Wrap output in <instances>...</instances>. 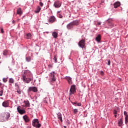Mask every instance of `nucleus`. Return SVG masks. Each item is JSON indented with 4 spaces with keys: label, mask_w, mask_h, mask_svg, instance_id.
Masks as SVG:
<instances>
[{
    "label": "nucleus",
    "mask_w": 128,
    "mask_h": 128,
    "mask_svg": "<svg viewBox=\"0 0 128 128\" xmlns=\"http://www.w3.org/2000/svg\"><path fill=\"white\" fill-rule=\"evenodd\" d=\"M4 94V87H1V90H0V96H2Z\"/></svg>",
    "instance_id": "nucleus-24"
},
{
    "label": "nucleus",
    "mask_w": 128,
    "mask_h": 128,
    "mask_svg": "<svg viewBox=\"0 0 128 128\" xmlns=\"http://www.w3.org/2000/svg\"><path fill=\"white\" fill-rule=\"evenodd\" d=\"M54 60L55 62H58V58L56 57V56H54Z\"/></svg>",
    "instance_id": "nucleus-30"
},
{
    "label": "nucleus",
    "mask_w": 128,
    "mask_h": 128,
    "mask_svg": "<svg viewBox=\"0 0 128 128\" xmlns=\"http://www.w3.org/2000/svg\"><path fill=\"white\" fill-rule=\"evenodd\" d=\"M120 6V2H117L114 4V8H118Z\"/></svg>",
    "instance_id": "nucleus-16"
},
{
    "label": "nucleus",
    "mask_w": 128,
    "mask_h": 128,
    "mask_svg": "<svg viewBox=\"0 0 128 128\" xmlns=\"http://www.w3.org/2000/svg\"><path fill=\"white\" fill-rule=\"evenodd\" d=\"M1 32L4 34V29H2V28H1Z\"/></svg>",
    "instance_id": "nucleus-43"
},
{
    "label": "nucleus",
    "mask_w": 128,
    "mask_h": 128,
    "mask_svg": "<svg viewBox=\"0 0 128 128\" xmlns=\"http://www.w3.org/2000/svg\"><path fill=\"white\" fill-rule=\"evenodd\" d=\"M3 82H8V80L6 79V78H4Z\"/></svg>",
    "instance_id": "nucleus-36"
},
{
    "label": "nucleus",
    "mask_w": 128,
    "mask_h": 128,
    "mask_svg": "<svg viewBox=\"0 0 128 128\" xmlns=\"http://www.w3.org/2000/svg\"><path fill=\"white\" fill-rule=\"evenodd\" d=\"M40 10H42L40 7V6H38L36 10H35L36 14H38V12H40Z\"/></svg>",
    "instance_id": "nucleus-21"
},
{
    "label": "nucleus",
    "mask_w": 128,
    "mask_h": 128,
    "mask_svg": "<svg viewBox=\"0 0 128 128\" xmlns=\"http://www.w3.org/2000/svg\"><path fill=\"white\" fill-rule=\"evenodd\" d=\"M85 44L86 40H82L78 42V46H80V48H84V46H86Z\"/></svg>",
    "instance_id": "nucleus-6"
},
{
    "label": "nucleus",
    "mask_w": 128,
    "mask_h": 128,
    "mask_svg": "<svg viewBox=\"0 0 128 128\" xmlns=\"http://www.w3.org/2000/svg\"><path fill=\"white\" fill-rule=\"evenodd\" d=\"M32 60L30 57H26V62H30V60Z\"/></svg>",
    "instance_id": "nucleus-28"
},
{
    "label": "nucleus",
    "mask_w": 128,
    "mask_h": 128,
    "mask_svg": "<svg viewBox=\"0 0 128 128\" xmlns=\"http://www.w3.org/2000/svg\"><path fill=\"white\" fill-rule=\"evenodd\" d=\"M108 26H114V23H112V19L110 18L108 20Z\"/></svg>",
    "instance_id": "nucleus-14"
},
{
    "label": "nucleus",
    "mask_w": 128,
    "mask_h": 128,
    "mask_svg": "<svg viewBox=\"0 0 128 128\" xmlns=\"http://www.w3.org/2000/svg\"><path fill=\"white\" fill-rule=\"evenodd\" d=\"M24 102L25 104V106H26V108H30V101H24Z\"/></svg>",
    "instance_id": "nucleus-18"
},
{
    "label": "nucleus",
    "mask_w": 128,
    "mask_h": 128,
    "mask_svg": "<svg viewBox=\"0 0 128 128\" xmlns=\"http://www.w3.org/2000/svg\"><path fill=\"white\" fill-rule=\"evenodd\" d=\"M101 40H102V36H100V34H98L96 38V42H100Z\"/></svg>",
    "instance_id": "nucleus-17"
},
{
    "label": "nucleus",
    "mask_w": 128,
    "mask_h": 128,
    "mask_svg": "<svg viewBox=\"0 0 128 128\" xmlns=\"http://www.w3.org/2000/svg\"><path fill=\"white\" fill-rule=\"evenodd\" d=\"M54 22H56V19L54 16H50L48 18V22L49 24H52Z\"/></svg>",
    "instance_id": "nucleus-5"
},
{
    "label": "nucleus",
    "mask_w": 128,
    "mask_h": 128,
    "mask_svg": "<svg viewBox=\"0 0 128 128\" xmlns=\"http://www.w3.org/2000/svg\"><path fill=\"white\" fill-rule=\"evenodd\" d=\"M101 2L102 4H104V0H102Z\"/></svg>",
    "instance_id": "nucleus-46"
},
{
    "label": "nucleus",
    "mask_w": 128,
    "mask_h": 128,
    "mask_svg": "<svg viewBox=\"0 0 128 128\" xmlns=\"http://www.w3.org/2000/svg\"><path fill=\"white\" fill-rule=\"evenodd\" d=\"M10 102H8V100L4 101L2 104V106H4V108H8Z\"/></svg>",
    "instance_id": "nucleus-11"
},
{
    "label": "nucleus",
    "mask_w": 128,
    "mask_h": 128,
    "mask_svg": "<svg viewBox=\"0 0 128 128\" xmlns=\"http://www.w3.org/2000/svg\"><path fill=\"white\" fill-rule=\"evenodd\" d=\"M26 38H28V40H30V38L32 36V34H28L26 35Z\"/></svg>",
    "instance_id": "nucleus-27"
},
{
    "label": "nucleus",
    "mask_w": 128,
    "mask_h": 128,
    "mask_svg": "<svg viewBox=\"0 0 128 128\" xmlns=\"http://www.w3.org/2000/svg\"><path fill=\"white\" fill-rule=\"evenodd\" d=\"M16 92H18V94H22V90L20 88H16Z\"/></svg>",
    "instance_id": "nucleus-26"
},
{
    "label": "nucleus",
    "mask_w": 128,
    "mask_h": 128,
    "mask_svg": "<svg viewBox=\"0 0 128 128\" xmlns=\"http://www.w3.org/2000/svg\"><path fill=\"white\" fill-rule=\"evenodd\" d=\"M50 76L52 80V81L56 82V78H54L56 76V73H54V72H52V73L50 74Z\"/></svg>",
    "instance_id": "nucleus-12"
},
{
    "label": "nucleus",
    "mask_w": 128,
    "mask_h": 128,
    "mask_svg": "<svg viewBox=\"0 0 128 128\" xmlns=\"http://www.w3.org/2000/svg\"><path fill=\"white\" fill-rule=\"evenodd\" d=\"M17 110L20 114H24L26 112V110L22 109V107L20 106H18L17 108Z\"/></svg>",
    "instance_id": "nucleus-7"
},
{
    "label": "nucleus",
    "mask_w": 128,
    "mask_h": 128,
    "mask_svg": "<svg viewBox=\"0 0 128 128\" xmlns=\"http://www.w3.org/2000/svg\"><path fill=\"white\" fill-rule=\"evenodd\" d=\"M10 115L9 112L6 113H6L2 114V118H3L1 119V122H4L5 120H8V118H10Z\"/></svg>",
    "instance_id": "nucleus-4"
},
{
    "label": "nucleus",
    "mask_w": 128,
    "mask_h": 128,
    "mask_svg": "<svg viewBox=\"0 0 128 128\" xmlns=\"http://www.w3.org/2000/svg\"><path fill=\"white\" fill-rule=\"evenodd\" d=\"M39 4L41 6H44V3H42V2H40Z\"/></svg>",
    "instance_id": "nucleus-37"
},
{
    "label": "nucleus",
    "mask_w": 128,
    "mask_h": 128,
    "mask_svg": "<svg viewBox=\"0 0 128 128\" xmlns=\"http://www.w3.org/2000/svg\"><path fill=\"white\" fill-rule=\"evenodd\" d=\"M125 124H128V116L125 117Z\"/></svg>",
    "instance_id": "nucleus-29"
},
{
    "label": "nucleus",
    "mask_w": 128,
    "mask_h": 128,
    "mask_svg": "<svg viewBox=\"0 0 128 128\" xmlns=\"http://www.w3.org/2000/svg\"><path fill=\"white\" fill-rule=\"evenodd\" d=\"M32 74L30 72V71L26 70L24 72V74H22L21 79L26 84H30L32 82Z\"/></svg>",
    "instance_id": "nucleus-1"
},
{
    "label": "nucleus",
    "mask_w": 128,
    "mask_h": 128,
    "mask_svg": "<svg viewBox=\"0 0 128 128\" xmlns=\"http://www.w3.org/2000/svg\"><path fill=\"white\" fill-rule=\"evenodd\" d=\"M64 128H66V126H64Z\"/></svg>",
    "instance_id": "nucleus-48"
},
{
    "label": "nucleus",
    "mask_w": 128,
    "mask_h": 128,
    "mask_svg": "<svg viewBox=\"0 0 128 128\" xmlns=\"http://www.w3.org/2000/svg\"><path fill=\"white\" fill-rule=\"evenodd\" d=\"M15 86L17 88H20V86L18 85V83H16Z\"/></svg>",
    "instance_id": "nucleus-33"
},
{
    "label": "nucleus",
    "mask_w": 128,
    "mask_h": 128,
    "mask_svg": "<svg viewBox=\"0 0 128 128\" xmlns=\"http://www.w3.org/2000/svg\"><path fill=\"white\" fill-rule=\"evenodd\" d=\"M66 80H68L69 84H72V78L70 77H66Z\"/></svg>",
    "instance_id": "nucleus-19"
},
{
    "label": "nucleus",
    "mask_w": 128,
    "mask_h": 128,
    "mask_svg": "<svg viewBox=\"0 0 128 128\" xmlns=\"http://www.w3.org/2000/svg\"><path fill=\"white\" fill-rule=\"evenodd\" d=\"M14 80L12 78H9V83L14 84Z\"/></svg>",
    "instance_id": "nucleus-25"
},
{
    "label": "nucleus",
    "mask_w": 128,
    "mask_h": 128,
    "mask_svg": "<svg viewBox=\"0 0 128 128\" xmlns=\"http://www.w3.org/2000/svg\"><path fill=\"white\" fill-rule=\"evenodd\" d=\"M3 54L4 56H6V54H8V51L6 50H4Z\"/></svg>",
    "instance_id": "nucleus-31"
},
{
    "label": "nucleus",
    "mask_w": 128,
    "mask_h": 128,
    "mask_svg": "<svg viewBox=\"0 0 128 128\" xmlns=\"http://www.w3.org/2000/svg\"><path fill=\"white\" fill-rule=\"evenodd\" d=\"M32 125L35 128H40L41 126L40 124V121L38 119L34 118L32 121Z\"/></svg>",
    "instance_id": "nucleus-3"
},
{
    "label": "nucleus",
    "mask_w": 128,
    "mask_h": 128,
    "mask_svg": "<svg viewBox=\"0 0 128 128\" xmlns=\"http://www.w3.org/2000/svg\"><path fill=\"white\" fill-rule=\"evenodd\" d=\"M78 22L79 21L78 20H74L73 22H70L66 26L68 30H72L74 26H78Z\"/></svg>",
    "instance_id": "nucleus-2"
},
{
    "label": "nucleus",
    "mask_w": 128,
    "mask_h": 128,
    "mask_svg": "<svg viewBox=\"0 0 128 128\" xmlns=\"http://www.w3.org/2000/svg\"><path fill=\"white\" fill-rule=\"evenodd\" d=\"M118 126H122V118L118 120Z\"/></svg>",
    "instance_id": "nucleus-23"
},
{
    "label": "nucleus",
    "mask_w": 128,
    "mask_h": 128,
    "mask_svg": "<svg viewBox=\"0 0 128 128\" xmlns=\"http://www.w3.org/2000/svg\"><path fill=\"white\" fill-rule=\"evenodd\" d=\"M72 104L74 105L75 106V104H78V102H72Z\"/></svg>",
    "instance_id": "nucleus-41"
},
{
    "label": "nucleus",
    "mask_w": 128,
    "mask_h": 128,
    "mask_svg": "<svg viewBox=\"0 0 128 128\" xmlns=\"http://www.w3.org/2000/svg\"><path fill=\"white\" fill-rule=\"evenodd\" d=\"M22 8H18L17 10V14H20V15H22Z\"/></svg>",
    "instance_id": "nucleus-20"
},
{
    "label": "nucleus",
    "mask_w": 128,
    "mask_h": 128,
    "mask_svg": "<svg viewBox=\"0 0 128 128\" xmlns=\"http://www.w3.org/2000/svg\"><path fill=\"white\" fill-rule=\"evenodd\" d=\"M38 88L36 87H29L28 92H38Z\"/></svg>",
    "instance_id": "nucleus-8"
},
{
    "label": "nucleus",
    "mask_w": 128,
    "mask_h": 128,
    "mask_svg": "<svg viewBox=\"0 0 128 128\" xmlns=\"http://www.w3.org/2000/svg\"><path fill=\"white\" fill-rule=\"evenodd\" d=\"M108 66H110V60H108Z\"/></svg>",
    "instance_id": "nucleus-42"
},
{
    "label": "nucleus",
    "mask_w": 128,
    "mask_h": 128,
    "mask_svg": "<svg viewBox=\"0 0 128 128\" xmlns=\"http://www.w3.org/2000/svg\"><path fill=\"white\" fill-rule=\"evenodd\" d=\"M100 74H101V76H104V73L103 71H100Z\"/></svg>",
    "instance_id": "nucleus-40"
},
{
    "label": "nucleus",
    "mask_w": 128,
    "mask_h": 128,
    "mask_svg": "<svg viewBox=\"0 0 128 128\" xmlns=\"http://www.w3.org/2000/svg\"><path fill=\"white\" fill-rule=\"evenodd\" d=\"M12 23L13 24H14L16 23V21H14V20H13L12 21Z\"/></svg>",
    "instance_id": "nucleus-44"
},
{
    "label": "nucleus",
    "mask_w": 128,
    "mask_h": 128,
    "mask_svg": "<svg viewBox=\"0 0 128 128\" xmlns=\"http://www.w3.org/2000/svg\"><path fill=\"white\" fill-rule=\"evenodd\" d=\"M76 105L78 106H82V103L79 102L76 104Z\"/></svg>",
    "instance_id": "nucleus-38"
},
{
    "label": "nucleus",
    "mask_w": 128,
    "mask_h": 128,
    "mask_svg": "<svg viewBox=\"0 0 128 128\" xmlns=\"http://www.w3.org/2000/svg\"><path fill=\"white\" fill-rule=\"evenodd\" d=\"M23 119L26 122H30V118L26 115L23 116Z\"/></svg>",
    "instance_id": "nucleus-15"
},
{
    "label": "nucleus",
    "mask_w": 128,
    "mask_h": 128,
    "mask_svg": "<svg viewBox=\"0 0 128 128\" xmlns=\"http://www.w3.org/2000/svg\"><path fill=\"white\" fill-rule=\"evenodd\" d=\"M124 116H125V118H126L128 116V112L126 111H124Z\"/></svg>",
    "instance_id": "nucleus-32"
},
{
    "label": "nucleus",
    "mask_w": 128,
    "mask_h": 128,
    "mask_svg": "<svg viewBox=\"0 0 128 128\" xmlns=\"http://www.w3.org/2000/svg\"><path fill=\"white\" fill-rule=\"evenodd\" d=\"M58 18H62V14H59Z\"/></svg>",
    "instance_id": "nucleus-39"
},
{
    "label": "nucleus",
    "mask_w": 128,
    "mask_h": 128,
    "mask_svg": "<svg viewBox=\"0 0 128 128\" xmlns=\"http://www.w3.org/2000/svg\"><path fill=\"white\" fill-rule=\"evenodd\" d=\"M78 112V110L76 108H75L74 110V113L75 114H76Z\"/></svg>",
    "instance_id": "nucleus-34"
},
{
    "label": "nucleus",
    "mask_w": 128,
    "mask_h": 128,
    "mask_svg": "<svg viewBox=\"0 0 128 128\" xmlns=\"http://www.w3.org/2000/svg\"><path fill=\"white\" fill-rule=\"evenodd\" d=\"M113 114H118V111H116V110H114V111H113Z\"/></svg>",
    "instance_id": "nucleus-35"
},
{
    "label": "nucleus",
    "mask_w": 128,
    "mask_h": 128,
    "mask_svg": "<svg viewBox=\"0 0 128 128\" xmlns=\"http://www.w3.org/2000/svg\"><path fill=\"white\" fill-rule=\"evenodd\" d=\"M2 84L1 82H0V86H2Z\"/></svg>",
    "instance_id": "nucleus-47"
},
{
    "label": "nucleus",
    "mask_w": 128,
    "mask_h": 128,
    "mask_svg": "<svg viewBox=\"0 0 128 128\" xmlns=\"http://www.w3.org/2000/svg\"><path fill=\"white\" fill-rule=\"evenodd\" d=\"M54 8H60V6H62V2L59 0H56L54 2Z\"/></svg>",
    "instance_id": "nucleus-9"
},
{
    "label": "nucleus",
    "mask_w": 128,
    "mask_h": 128,
    "mask_svg": "<svg viewBox=\"0 0 128 128\" xmlns=\"http://www.w3.org/2000/svg\"><path fill=\"white\" fill-rule=\"evenodd\" d=\"M52 36H54V38H58V32H53L52 34Z\"/></svg>",
    "instance_id": "nucleus-22"
},
{
    "label": "nucleus",
    "mask_w": 128,
    "mask_h": 128,
    "mask_svg": "<svg viewBox=\"0 0 128 128\" xmlns=\"http://www.w3.org/2000/svg\"><path fill=\"white\" fill-rule=\"evenodd\" d=\"M98 24H100V23H98Z\"/></svg>",
    "instance_id": "nucleus-49"
},
{
    "label": "nucleus",
    "mask_w": 128,
    "mask_h": 128,
    "mask_svg": "<svg viewBox=\"0 0 128 128\" xmlns=\"http://www.w3.org/2000/svg\"><path fill=\"white\" fill-rule=\"evenodd\" d=\"M57 118L58 120H60L61 122H62V114L60 112H58L57 114Z\"/></svg>",
    "instance_id": "nucleus-13"
},
{
    "label": "nucleus",
    "mask_w": 128,
    "mask_h": 128,
    "mask_svg": "<svg viewBox=\"0 0 128 128\" xmlns=\"http://www.w3.org/2000/svg\"><path fill=\"white\" fill-rule=\"evenodd\" d=\"M114 118H117V115H116V114H114Z\"/></svg>",
    "instance_id": "nucleus-45"
},
{
    "label": "nucleus",
    "mask_w": 128,
    "mask_h": 128,
    "mask_svg": "<svg viewBox=\"0 0 128 128\" xmlns=\"http://www.w3.org/2000/svg\"><path fill=\"white\" fill-rule=\"evenodd\" d=\"M76 92V85H72L71 86L70 88V94L72 95V94H74Z\"/></svg>",
    "instance_id": "nucleus-10"
}]
</instances>
